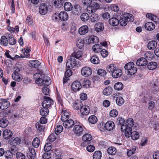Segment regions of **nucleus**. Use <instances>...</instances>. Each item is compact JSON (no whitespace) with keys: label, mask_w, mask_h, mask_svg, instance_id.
<instances>
[{"label":"nucleus","mask_w":159,"mask_h":159,"mask_svg":"<svg viewBox=\"0 0 159 159\" xmlns=\"http://www.w3.org/2000/svg\"><path fill=\"white\" fill-rule=\"evenodd\" d=\"M90 19L92 22H96L99 20V17L98 14L94 13L91 15L90 17Z\"/></svg>","instance_id":"32"},{"label":"nucleus","mask_w":159,"mask_h":159,"mask_svg":"<svg viewBox=\"0 0 159 159\" xmlns=\"http://www.w3.org/2000/svg\"><path fill=\"white\" fill-rule=\"evenodd\" d=\"M134 20V18L132 14L125 13L123 16L120 17L119 21L121 25L125 26L127 25L128 22L133 21Z\"/></svg>","instance_id":"2"},{"label":"nucleus","mask_w":159,"mask_h":159,"mask_svg":"<svg viewBox=\"0 0 159 159\" xmlns=\"http://www.w3.org/2000/svg\"><path fill=\"white\" fill-rule=\"evenodd\" d=\"M157 46V42L154 41H150L148 43V48L150 50H153L156 48Z\"/></svg>","instance_id":"29"},{"label":"nucleus","mask_w":159,"mask_h":159,"mask_svg":"<svg viewBox=\"0 0 159 159\" xmlns=\"http://www.w3.org/2000/svg\"><path fill=\"white\" fill-rule=\"evenodd\" d=\"M51 83V81L50 78L44 75L43 76V79L40 84V85L49 86Z\"/></svg>","instance_id":"16"},{"label":"nucleus","mask_w":159,"mask_h":159,"mask_svg":"<svg viewBox=\"0 0 159 159\" xmlns=\"http://www.w3.org/2000/svg\"><path fill=\"white\" fill-rule=\"evenodd\" d=\"M63 129V127L61 125H58L55 128V132L56 134H58L61 133Z\"/></svg>","instance_id":"59"},{"label":"nucleus","mask_w":159,"mask_h":159,"mask_svg":"<svg viewBox=\"0 0 159 159\" xmlns=\"http://www.w3.org/2000/svg\"><path fill=\"white\" fill-rule=\"evenodd\" d=\"M64 7L65 10L66 11H71L73 7L71 4L69 2H66L64 4Z\"/></svg>","instance_id":"38"},{"label":"nucleus","mask_w":159,"mask_h":159,"mask_svg":"<svg viewBox=\"0 0 159 159\" xmlns=\"http://www.w3.org/2000/svg\"><path fill=\"white\" fill-rule=\"evenodd\" d=\"M116 102L117 104L120 106L124 103V100L122 97H118L116 98Z\"/></svg>","instance_id":"52"},{"label":"nucleus","mask_w":159,"mask_h":159,"mask_svg":"<svg viewBox=\"0 0 159 159\" xmlns=\"http://www.w3.org/2000/svg\"><path fill=\"white\" fill-rule=\"evenodd\" d=\"M82 53L81 51H78L76 52H74L72 54V57L74 58H79L81 57L82 56Z\"/></svg>","instance_id":"47"},{"label":"nucleus","mask_w":159,"mask_h":159,"mask_svg":"<svg viewBox=\"0 0 159 159\" xmlns=\"http://www.w3.org/2000/svg\"><path fill=\"white\" fill-rule=\"evenodd\" d=\"M53 101L49 97H46L44 98V100L42 103V106L43 107L47 108H50L53 104Z\"/></svg>","instance_id":"5"},{"label":"nucleus","mask_w":159,"mask_h":159,"mask_svg":"<svg viewBox=\"0 0 159 159\" xmlns=\"http://www.w3.org/2000/svg\"><path fill=\"white\" fill-rule=\"evenodd\" d=\"M89 42L90 43H96L98 42V38L95 36H91L89 38Z\"/></svg>","instance_id":"41"},{"label":"nucleus","mask_w":159,"mask_h":159,"mask_svg":"<svg viewBox=\"0 0 159 159\" xmlns=\"http://www.w3.org/2000/svg\"><path fill=\"white\" fill-rule=\"evenodd\" d=\"M83 105V104L81 102H76L73 105V107L75 110H80Z\"/></svg>","instance_id":"39"},{"label":"nucleus","mask_w":159,"mask_h":159,"mask_svg":"<svg viewBox=\"0 0 159 159\" xmlns=\"http://www.w3.org/2000/svg\"><path fill=\"white\" fill-rule=\"evenodd\" d=\"M157 66V64L155 62L152 61L148 64V68L149 70H153L155 69Z\"/></svg>","instance_id":"35"},{"label":"nucleus","mask_w":159,"mask_h":159,"mask_svg":"<svg viewBox=\"0 0 159 159\" xmlns=\"http://www.w3.org/2000/svg\"><path fill=\"white\" fill-rule=\"evenodd\" d=\"M53 1L56 7L60 8L62 6L63 2L61 0H53Z\"/></svg>","instance_id":"43"},{"label":"nucleus","mask_w":159,"mask_h":159,"mask_svg":"<svg viewBox=\"0 0 159 159\" xmlns=\"http://www.w3.org/2000/svg\"><path fill=\"white\" fill-rule=\"evenodd\" d=\"M70 116V114L69 112L65 111L62 113L61 117V119L62 121H65L66 119H68Z\"/></svg>","instance_id":"42"},{"label":"nucleus","mask_w":159,"mask_h":159,"mask_svg":"<svg viewBox=\"0 0 159 159\" xmlns=\"http://www.w3.org/2000/svg\"><path fill=\"white\" fill-rule=\"evenodd\" d=\"M110 24L112 26H117L119 23V20L116 17H112L109 20Z\"/></svg>","instance_id":"30"},{"label":"nucleus","mask_w":159,"mask_h":159,"mask_svg":"<svg viewBox=\"0 0 159 159\" xmlns=\"http://www.w3.org/2000/svg\"><path fill=\"white\" fill-rule=\"evenodd\" d=\"M95 30L97 32L102 31L104 29V25L101 23L98 22L95 25Z\"/></svg>","instance_id":"31"},{"label":"nucleus","mask_w":159,"mask_h":159,"mask_svg":"<svg viewBox=\"0 0 159 159\" xmlns=\"http://www.w3.org/2000/svg\"><path fill=\"white\" fill-rule=\"evenodd\" d=\"M116 68V66L113 64L108 65L107 67V70L110 72H112Z\"/></svg>","instance_id":"49"},{"label":"nucleus","mask_w":159,"mask_h":159,"mask_svg":"<svg viewBox=\"0 0 159 159\" xmlns=\"http://www.w3.org/2000/svg\"><path fill=\"white\" fill-rule=\"evenodd\" d=\"M35 127L37 129V133L38 136L42 137L43 135V131L45 129L44 126L39 122H37L35 125Z\"/></svg>","instance_id":"9"},{"label":"nucleus","mask_w":159,"mask_h":159,"mask_svg":"<svg viewBox=\"0 0 159 159\" xmlns=\"http://www.w3.org/2000/svg\"><path fill=\"white\" fill-rule=\"evenodd\" d=\"M133 120L132 118L128 119L125 123V126H122L121 128V130L123 131L125 130V135L129 136V132L132 131L131 127L133 126Z\"/></svg>","instance_id":"1"},{"label":"nucleus","mask_w":159,"mask_h":159,"mask_svg":"<svg viewBox=\"0 0 159 159\" xmlns=\"http://www.w3.org/2000/svg\"><path fill=\"white\" fill-rule=\"evenodd\" d=\"M125 70H128L129 74L131 75L134 74L137 71V68L134 67V64L133 62H129L125 64Z\"/></svg>","instance_id":"3"},{"label":"nucleus","mask_w":159,"mask_h":159,"mask_svg":"<svg viewBox=\"0 0 159 159\" xmlns=\"http://www.w3.org/2000/svg\"><path fill=\"white\" fill-rule=\"evenodd\" d=\"M115 127L114 123L112 121L107 122L105 124L104 127L106 130L111 131Z\"/></svg>","instance_id":"18"},{"label":"nucleus","mask_w":159,"mask_h":159,"mask_svg":"<svg viewBox=\"0 0 159 159\" xmlns=\"http://www.w3.org/2000/svg\"><path fill=\"white\" fill-rule=\"evenodd\" d=\"M123 87V84L121 82H118L114 85V88L117 90H121Z\"/></svg>","instance_id":"51"},{"label":"nucleus","mask_w":159,"mask_h":159,"mask_svg":"<svg viewBox=\"0 0 159 159\" xmlns=\"http://www.w3.org/2000/svg\"><path fill=\"white\" fill-rule=\"evenodd\" d=\"M118 124L121 125V127L124 125L125 126V122L124 118L122 117H119L117 118V121Z\"/></svg>","instance_id":"56"},{"label":"nucleus","mask_w":159,"mask_h":159,"mask_svg":"<svg viewBox=\"0 0 159 159\" xmlns=\"http://www.w3.org/2000/svg\"><path fill=\"white\" fill-rule=\"evenodd\" d=\"M89 28L86 25H84L81 27L79 29V33L81 35H84L88 32Z\"/></svg>","instance_id":"22"},{"label":"nucleus","mask_w":159,"mask_h":159,"mask_svg":"<svg viewBox=\"0 0 159 159\" xmlns=\"http://www.w3.org/2000/svg\"><path fill=\"white\" fill-rule=\"evenodd\" d=\"M112 88L108 86L104 89L103 90V93L106 95H109L112 93Z\"/></svg>","instance_id":"33"},{"label":"nucleus","mask_w":159,"mask_h":159,"mask_svg":"<svg viewBox=\"0 0 159 159\" xmlns=\"http://www.w3.org/2000/svg\"><path fill=\"white\" fill-rule=\"evenodd\" d=\"M80 18L83 21H86L89 19V14L86 13H82L80 16Z\"/></svg>","instance_id":"46"},{"label":"nucleus","mask_w":159,"mask_h":159,"mask_svg":"<svg viewBox=\"0 0 159 159\" xmlns=\"http://www.w3.org/2000/svg\"><path fill=\"white\" fill-rule=\"evenodd\" d=\"M145 27L147 30L151 31L155 29V25L152 22H148L145 24Z\"/></svg>","instance_id":"28"},{"label":"nucleus","mask_w":159,"mask_h":159,"mask_svg":"<svg viewBox=\"0 0 159 159\" xmlns=\"http://www.w3.org/2000/svg\"><path fill=\"white\" fill-rule=\"evenodd\" d=\"M87 12L89 13L94 12L96 11L95 7L93 6H89L87 8Z\"/></svg>","instance_id":"58"},{"label":"nucleus","mask_w":159,"mask_h":159,"mask_svg":"<svg viewBox=\"0 0 159 159\" xmlns=\"http://www.w3.org/2000/svg\"><path fill=\"white\" fill-rule=\"evenodd\" d=\"M48 7L46 4L42 3L39 7V11L40 14L42 15H45L47 12Z\"/></svg>","instance_id":"12"},{"label":"nucleus","mask_w":159,"mask_h":159,"mask_svg":"<svg viewBox=\"0 0 159 159\" xmlns=\"http://www.w3.org/2000/svg\"><path fill=\"white\" fill-rule=\"evenodd\" d=\"M89 122L93 124H95L96 123L98 120L97 117L94 115H92L90 116L89 118Z\"/></svg>","instance_id":"48"},{"label":"nucleus","mask_w":159,"mask_h":159,"mask_svg":"<svg viewBox=\"0 0 159 159\" xmlns=\"http://www.w3.org/2000/svg\"><path fill=\"white\" fill-rule=\"evenodd\" d=\"M57 98L58 103L60 104L61 106H63V97L62 95L58 92L57 91Z\"/></svg>","instance_id":"54"},{"label":"nucleus","mask_w":159,"mask_h":159,"mask_svg":"<svg viewBox=\"0 0 159 159\" xmlns=\"http://www.w3.org/2000/svg\"><path fill=\"white\" fill-rule=\"evenodd\" d=\"M90 61L93 63L96 64H98L100 61L98 58L96 56H93L91 58Z\"/></svg>","instance_id":"53"},{"label":"nucleus","mask_w":159,"mask_h":159,"mask_svg":"<svg viewBox=\"0 0 159 159\" xmlns=\"http://www.w3.org/2000/svg\"><path fill=\"white\" fill-rule=\"evenodd\" d=\"M0 43L5 46L8 45V40L6 36H2L0 39Z\"/></svg>","instance_id":"36"},{"label":"nucleus","mask_w":159,"mask_h":159,"mask_svg":"<svg viewBox=\"0 0 159 159\" xmlns=\"http://www.w3.org/2000/svg\"><path fill=\"white\" fill-rule=\"evenodd\" d=\"M131 131H130L129 132V136H125L127 137H129L130 136L132 139L133 140H136L139 137V133L136 131H133L131 132Z\"/></svg>","instance_id":"25"},{"label":"nucleus","mask_w":159,"mask_h":159,"mask_svg":"<svg viewBox=\"0 0 159 159\" xmlns=\"http://www.w3.org/2000/svg\"><path fill=\"white\" fill-rule=\"evenodd\" d=\"M12 77L14 80L18 82L20 81L22 79V76L20 74L13 73Z\"/></svg>","instance_id":"37"},{"label":"nucleus","mask_w":159,"mask_h":159,"mask_svg":"<svg viewBox=\"0 0 159 159\" xmlns=\"http://www.w3.org/2000/svg\"><path fill=\"white\" fill-rule=\"evenodd\" d=\"M58 17L62 21H66L68 18V15L66 12L65 11L61 12L58 14Z\"/></svg>","instance_id":"19"},{"label":"nucleus","mask_w":159,"mask_h":159,"mask_svg":"<svg viewBox=\"0 0 159 159\" xmlns=\"http://www.w3.org/2000/svg\"><path fill=\"white\" fill-rule=\"evenodd\" d=\"M93 159H100L102 157V153L100 151H97L94 152L93 155Z\"/></svg>","instance_id":"45"},{"label":"nucleus","mask_w":159,"mask_h":159,"mask_svg":"<svg viewBox=\"0 0 159 159\" xmlns=\"http://www.w3.org/2000/svg\"><path fill=\"white\" fill-rule=\"evenodd\" d=\"M12 132L9 129H5L2 133L3 138L6 139H8L10 138L12 135Z\"/></svg>","instance_id":"20"},{"label":"nucleus","mask_w":159,"mask_h":159,"mask_svg":"<svg viewBox=\"0 0 159 159\" xmlns=\"http://www.w3.org/2000/svg\"><path fill=\"white\" fill-rule=\"evenodd\" d=\"M36 156V152L34 149L33 148H29V151L27 153V157L30 159H33Z\"/></svg>","instance_id":"23"},{"label":"nucleus","mask_w":159,"mask_h":159,"mask_svg":"<svg viewBox=\"0 0 159 159\" xmlns=\"http://www.w3.org/2000/svg\"><path fill=\"white\" fill-rule=\"evenodd\" d=\"M9 142L10 144L12 146H17L20 144L21 142V139L18 137L13 138L9 140Z\"/></svg>","instance_id":"14"},{"label":"nucleus","mask_w":159,"mask_h":159,"mask_svg":"<svg viewBox=\"0 0 159 159\" xmlns=\"http://www.w3.org/2000/svg\"><path fill=\"white\" fill-rule=\"evenodd\" d=\"M49 112V109L46 107H43L40 110V113L41 115L46 116H47Z\"/></svg>","instance_id":"40"},{"label":"nucleus","mask_w":159,"mask_h":159,"mask_svg":"<svg viewBox=\"0 0 159 159\" xmlns=\"http://www.w3.org/2000/svg\"><path fill=\"white\" fill-rule=\"evenodd\" d=\"M51 157V153L49 152H46L43 155V159H49Z\"/></svg>","instance_id":"64"},{"label":"nucleus","mask_w":159,"mask_h":159,"mask_svg":"<svg viewBox=\"0 0 159 159\" xmlns=\"http://www.w3.org/2000/svg\"><path fill=\"white\" fill-rule=\"evenodd\" d=\"M52 148V144L50 143H47L44 147V150L46 152H49Z\"/></svg>","instance_id":"60"},{"label":"nucleus","mask_w":159,"mask_h":159,"mask_svg":"<svg viewBox=\"0 0 159 159\" xmlns=\"http://www.w3.org/2000/svg\"><path fill=\"white\" fill-rule=\"evenodd\" d=\"M73 130L77 136H80L83 134V129L81 126L76 125L74 127Z\"/></svg>","instance_id":"10"},{"label":"nucleus","mask_w":159,"mask_h":159,"mask_svg":"<svg viewBox=\"0 0 159 159\" xmlns=\"http://www.w3.org/2000/svg\"><path fill=\"white\" fill-rule=\"evenodd\" d=\"M72 73V72L70 70L68 69L66 70L65 74L64 77L63 78V84L67 81L68 80V78L71 75Z\"/></svg>","instance_id":"24"},{"label":"nucleus","mask_w":159,"mask_h":159,"mask_svg":"<svg viewBox=\"0 0 159 159\" xmlns=\"http://www.w3.org/2000/svg\"><path fill=\"white\" fill-rule=\"evenodd\" d=\"M44 75L40 73H36L34 75V79L35 80V82L36 84H39L43 79V76Z\"/></svg>","instance_id":"13"},{"label":"nucleus","mask_w":159,"mask_h":159,"mask_svg":"<svg viewBox=\"0 0 159 159\" xmlns=\"http://www.w3.org/2000/svg\"><path fill=\"white\" fill-rule=\"evenodd\" d=\"M8 123V121L6 119L3 118L0 120V127L5 128L7 126Z\"/></svg>","instance_id":"34"},{"label":"nucleus","mask_w":159,"mask_h":159,"mask_svg":"<svg viewBox=\"0 0 159 159\" xmlns=\"http://www.w3.org/2000/svg\"><path fill=\"white\" fill-rule=\"evenodd\" d=\"M63 122V125L64 127L67 129L72 127L74 125V121L72 119H66L65 121H62Z\"/></svg>","instance_id":"15"},{"label":"nucleus","mask_w":159,"mask_h":159,"mask_svg":"<svg viewBox=\"0 0 159 159\" xmlns=\"http://www.w3.org/2000/svg\"><path fill=\"white\" fill-rule=\"evenodd\" d=\"M40 140L38 138L36 137L34 139L32 142V145L35 148H38L40 144Z\"/></svg>","instance_id":"44"},{"label":"nucleus","mask_w":159,"mask_h":159,"mask_svg":"<svg viewBox=\"0 0 159 159\" xmlns=\"http://www.w3.org/2000/svg\"><path fill=\"white\" fill-rule=\"evenodd\" d=\"M154 55L153 53L150 51L146 52L144 54V57L148 60H151L153 57Z\"/></svg>","instance_id":"50"},{"label":"nucleus","mask_w":159,"mask_h":159,"mask_svg":"<svg viewBox=\"0 0 159 159\" xmlns=\"http://www.w3.org/2000/svg\"><path fill=\"white\" fill-rule=\"evenodd\" d=\"M77 46L79 48H81L84 46V41L81 39H78L76 42Z\"/></svg>","instance_id":"55"},{"label":"nucleus","mask_w":159,"mask_h":159,"mask_svg":"<svg viewBox=\"0 0 159 159\" xmlns=\"http://www.w3.org/2000/svg\"><path fill=\"white\" fill-rule=\"evenodd\" d=\"M82 139L83 141L81 143V146L84 147L90 143L92 139V137L91 134H86L83 136Z\"/></svg>","instance_id":"4"},{"label":"nucleus","mask_w":159,"mask_h":159,"mask_svg":"<svg viewBox=\"0 0 159 159\" xmlns=\"http://www.w3.org/2000/svg\"><path fill=\"white\" fill-rule=\"evenodd\" d=\"M98 75L101 76H104L107 74L106 70L101 69H99L97 71Z\"/></svg>","instance_id":"61"},{"label":"nucleus","mask_w":159,"mask_h":159,"mask_svg":"<svg viewBox=\"0 0 159 159\" xmlns=\"http://www.w3.org/2000/svg\"><path fill=\"white\" fill-rule=\"evenodd\" d=\"M41 62L38 60H32L29 62V66L31 67L37 68L40 65Z\"/></svg>","instance_id":"27"},{"label":"nucleus","mask_w":159,"mask_h":159,"mask_svg":"<svg viewBox=\"0 0 159 159\" xmlns=\"http://www.w3.org/2000/svg\"><path fill=\"white\" fill-rule=\"evenodd\" d=\"M90 111L89 107L85 105H83L80 110V113L83 116L88 114Z\"/></svg>","instance_id":"17"},{"label":"nucleus","mask_w":159,"mask_h":159,"mask_svg":"<svg viewBox=\"0 0 159 159\" xmlns=\"http://www.w3.org/2000/svg\"><path fill=\"white\" fill-rule=\"evenodd\" d=\"M116 149L113 147L109 148L107 149L108 153L111 155H115L116 153Z\"/></svg>","instance_id":"57"},{"label":"nucleus","mask_w":159,"mask_h":159,"mask_svg":"<svg viewBox=\"0 0 159 159\" xmlns=\"http://www.w3.org/2000/svg\"><path fill=\"white\" fill-rule=\"evenodd\" d=\"M81 87V84L78 81L74 82L71 85L72 89L75 92L80 90Z\"/></svg>","instance_id":"11"},{"label":"nucleus","mask_w":159,"mask_h":159,"mask_svg":"<svg viewBox=\"0 0 159 159\" xmlns=\"http://www.w3.org/2000/svg\"><path fill=\"white\" fill-rule=\"evenodd\" d=\"M5 154V157L7 159H11L13 157L12 152L10 151H6Z\"/></svg>","instance_id":"62"},{"label":"nucleus","mask_w":159,"mask_h":159,"mask_svg":"<svg viewBox=\"0 0 159 159\" xmlns=\"http://www.w3.org/2000/svg\"><path fill=\"white\" fill-rule=\"evenodd\" d=\"M92 73V69L88 66L82 68L81 70V74L84 76L88 77L91 75Z\"/></svg>","instance_id":"8"},{"label":"nucleus","mask_w":159,"mask_h":159,"mask_svg":"<svg viewBox=\"0 0 159 159\" xmlns=\"http://www.w3.org/2000/svg\"><path fill=\"white\" fill-rule=\"evenodd\" d=\"M122 74L121 70L116 68L112 73V76L115 78H117L121 76Z\"/></svg>","instance_id":"26"},{"label":"nucleus","mask_w":159,"mask_h":159,"mask_svg":"<svg viewBox=\"0 0 159 159\" xmlns=\"http://www.w3.org/2000/svg\"><path fill=\"white\" fill-rule=\"evenodd\" d=\"M93 50L95 52H100L101 50L99 45L95 44L93 47Z\"/></svg>","instance_id":"63"},{"label":"nucleus","mask_w":159,"mask_h":159,"mask_svg":"<svg viewBox=\"0 0 159 159\" xmlns=\"http://www.w3.org/2000/svg\"><path fill=\"white\" fill-rule=\"evenodd\" d=\"M77 65V63L75 59L72 57L68 60L66 63V66L69 69H72L74 67L76 66Z\"/></svg>","instance_id":"6"},{"label":"nucleus","mask_w":159,"mask_h":159,"mask_svg":"<svg viewBox=\"0 0 159 159\" xmlns=\"http://www.w3.org/2000/svg\"><path fill=\"white\" fill-rule=\"evenodd\" d=\"M0 102V109L4 110L7 109L10 105V103L8 99L1 98Z\"/></svg>","instance_id":"7"},{"label":"nucleus","mask_w":159,"mask_h":159,"mask_svg":"<svg viewBox=\"0 0 159 159\" xmlns=\"http://www.w3.org/2000/svg\"><path fill=\"white\" fill-rule=\"evenodd\" d=\"M147 63V59L144 57H141L138 59L136 62V65L139 66H146Z\"/></svg>","instance_id":"21"}]
</instances>
